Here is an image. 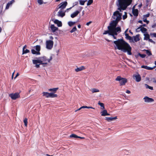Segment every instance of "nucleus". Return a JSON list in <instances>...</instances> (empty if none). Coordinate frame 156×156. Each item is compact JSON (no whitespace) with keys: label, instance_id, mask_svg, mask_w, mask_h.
<instances>
[{"label":"nucleus","instance_id":"26","mask_svg":"<svg viewBox=\"0 0 156 156\" xmlns=\"http://www.w3.org/2000/svg\"><path fill=\"white\" fill-rule=\"evenodd\" d=\"M141 68H144L147 70H152L153 69V68L149 67L146 66H142Z\"/></svg>","mask_w":156,"mask_h":156},{"label":"nucleus","instance_id":"30","mask_svg":"<svg viewBox=\"0 0 156 156\" xmlns=\"http://www.w3.org/2000/svg\"><path fill=\"white\" fill-rule=\"evenodd\" d=\"M98 104L101 106V107L102 109H104L105 108L104 104L103 103L100 102L99 101L98 103Z\"/></svg>","mask_w":156,"mask_h":156},{"label":"nucleus","instance_id":"49","mask_svg":"<svg viewBox=\"0 0 156 156\" xmlns=\"http://www.w3.org/2000/svg\"><path fill=\"white\" fill-rule=\"evenodd\" d=\"M109 35L112 36L114 39H117L116 37L115 36V35H114L113 34L110 33L109 34Z\"/></svg>","mask_w":156,"mask_h":156},{"label":"nucleus","instance_id":"5","mask_svg":"<svg viewBox=\"0 0 156 156\" xmlns=\"http://www.w3.org/2000/svg\"><path fill=\"white\" fill-rule=\"evenodd\" d=\"M115 80L119 82L120 86L125 85L127 81V79L122 78L120 76H117Z\"/></svg>","mask_w":156,"mask_h":156},{"label":"nucleus","instance_id":"3","mask_svg":"<svg viewBox=\"0 0 156 156\" xmlns=\"http://www.w3.org/2000/svg\"><path fill=\"white\" fill-rule=\"evenodd\" d=\"M119 2L117 9L120 12L126 10L132 3V0H118Z\"/></svg>","mask_w":156,"mask_h":156},{"label":"nucleus","instance_id":"35","mask_svg":"<svg viewBox=\"0 0 156 156\" xmlns=\"http://www.w3.org/2000/svg\"><path fill=\"white\" fill-rule=\"evenodd\" d=\"M30 52V51L27 49H24V50H23V53L22 54L23 55L25 54H26L27 53H29Z\"/></svg>","mask_w":156,"mask_h":156},{"label":"nucleus","instance_id":"41","mask_svg":"<svg viewBox=\"0 0 156 156\" xmlns=\"http://www.w3.org/2000/svg\"><path fill=\"white\" fill-rule=\"evenodd\" d=\"M31 51L32 54L38 55L37 52V51H35L34 49H32Z\"/></svg>","mask_w":156,"mask_h":156},{"label":"nucleus","instance_id":"43","mask_svg":"<svg viewBox=\"0 0 156 156\" xmlns=\"http://www.w3.org/2000/svg\"><path fill=\"white\" fill-rule=\"evenodd\" d=\"M143 21L144 22H146L147 24H148L149 22V21L147 20V19L146 18H144Z\"/></svg>","mask_w":156,"mask_h":156},{"label":"nucleus","instance_id":"29","mask_svg":"<svg viewBox=\"0 0 156 156\" xmlns=\"http://www.w3.org/2000/svg\"><path fill=\"white\" fill-rule=\"evenodd\" d=\"M76 23V22H73L72 21H69L68 23L70 27L72 26L73 25H74Z\"/></svg>","mask_w":156,"mask_h":156},{"label":"nucleus","instance_id":"54","mask_svg":"<svg viewBox=\"0 0 156 156\" xmlns=\"http://www.w3.org/2000/svg\"><path fill=\"white\" fill-rule=\"evenodd\" d=\"M27 45H24V46L23 48V50H24V49H25L27 48Z\"/></svg>","mask_w":156,"mask_h":156},{"label":"nucleus","instance_id":"55","mask_svg":"<svg viewBox=\"0 0 156 156\" xmlns=\"http://www.w3.org/2000/svg\"><path fill=\"white\" fill-rule=\"evenodd\" d=\"M138 22L140 23H141L142 24H143V22H142V20H139V21H138Z\"/></svg>","mask_w":156,"mask_h":156},{"label":"nucleus","instance_id":"31","mask_svg":"<svg viewBox=\"0 0 156 156\" xmlns=\"http://www.w3.org/2000/svg\"><path fill=\"white\" fill-rule=\"evenodd\" d=\"M23 122L24 123V125L26 127L27 126V118H25L23 120Z\"/></svg>","mask_w":156,"mask_h":156},{"label":"nucleus","instance_id":"8","mask_svg":"<svg viewBox=\"0 0 156 156\" xmlns=\"http://www.w3.org/2000/svg\"><path fill=\"white\" fill-rule=\"evenodd\" d=\"M9 96L13 100H16L20 97L19 93L18 92L10 94H9Z\"/></svg>","mask_w":156,"mask_h":156},{"label":"nucleus","instance_id":"50","mask_svg":"<svg viewBox=\"0 0 156 156\" xmlns=\"http://www.w3.org/2000/svg\"><path fill=\"white\" fill-rule=\"evenodd\" d=\"M10 5H9V4L8 3H7V4L6 5V7H5V9H8L9 8V6Z\"/></svg>","mask_w":156,"mask_h":156},{"label":"nucleus","instance_id":"28","mask_svg":"<svg viewBox=\"0 0 156 156\" xmlns=\"http://www.w3.org/2000/svg\"><path fill=\"white\" fill-rule=\"evenodd\" d=\"M150 38V36L149 34H144V39L147 40L149 39Z\"/></svg>","mask_w":156,"mask_h":156},{"label":"nucleus","instance_id":"2","mask_svg":"<svg viewBox=\"0 0 156 156\" xmlns=\"http://www.w3.org/2000/svg\"><path fill=\"white\" fill-rule=\"evenodd\" d=\"M122 13H120L119 11H116L114 12L113 16H116V18L115 20L112 21L110 26H108V29H114L116 27L119 22L122 19Z\"/></svg>","mask_w":156,"mask_h":156},{"label":"nucleus","instance_id":"11","mask_svg":"<svg viewBox=\"0 0 156 156\" xmlns=\"http://www.w3.org/2000/svg\"><path fill=\"white\" fill-rule=\"evenodd\" d=\"M67 4V2H65L63 3H61L60 5V6L58 8V9L61 8L62 9H64L65 8Z\"/></svg>","mask_w":156,"mask_h":156},{"label":"nucleus","instance_id":"23","mask_svg":"<svg viewBox=\"0 0 156 156\" xmlns=\"http://www.w3.org/2000/svg\"><path fill=\"white\" fill-rule=\"evenodd\" d=\"M140 28V30L143 33H144L147 30V29L146 28L142 27V25H140V27L138 28V29H139Z\"/></svg>","mask_w":156,"mask_h":156},{"label":"nucleus","instance_id":"59","mask_svg":"<svg viewBox=\"0 0 156 156\" xmlns=\"http://www.w3.org/2000/svg\"><path fill=\"white\" fill-rule=\"evenodd\" d=\"M78 27L79 28H81V25L80 24H79L78 25Z\"/></svg>","mask_w":156,"mask_h":156},{"label":"nucleus","instance_id":"38","mask_svg":"<svg viewBox=\"0 0 156 156\" xmlns=\"http://www.w3.org/2000/svg\"><path fill=\"white\" fill-rule=\"evenodd\" d=\"M108 30H105L104 31L103 34H108L109 35V34L111 33V31L109 29H108Z\"/></svg>","mask_w":156,"mask_h":156},{"label":"nucleus","instance_id":"32","mask_svg":"<svg viewBox=\"0 0 156 156\" xmlns=\"http://www.w3.org/2000/svg\"><path fill=\"white\" fill-rule=\"evenodd\" d=\"M137 55V56H139L141 57L142 58H145L146 56V55L145 54H141L140 53H138V54Z\"/></svg>","mask_w":156,"mask_h":156},{"label":"nucleus","instance_id":"52","mask_svg":"<svg viewBox=\"0 0 156 156\" xmlns=\"http://www.w3.org/2000/svg\"><path fill=\"white\" fill-rule=\"evenodd\" d=\"M91 23L92 22L91 21H90L88 22H87L86 23V25L87 26H89Z\"/></svg>","mask_w":156,"mask_h":156},{"label":"nucleus","instance_id":"13","mask_svg":"<svg viewBox=\"0 0 156 156\" xmlns=\"http://www.w3.org/2000/svg\"><path fill=\"white\" fill-rule=\"evenodd\" d=\"M65 15V12H63L62 10H60L58 13V16L62 17H63Z\"/></svg>","mask_w":156,"mask_h":156},{"label":"nucleus","instance_id":"9","mask_svg":"<svg viewBox=\"0 0 156 156\" xmlns=\"http://www.w3.org/2000/svg\"><path fill=\"white\" fill-rule=\"evenodd\" d=\"M133 79H135L137 82H139L141 81V77L140 75L138 73L136 74H134L133 76Z\"/></svg>","mask_w":156,"mask_h":156},{"label":"nucleus","instance_id":"15","mask_svg":"<svg viewBox=\"0 0 156 156\" xmlns=\"http://www.w3.org/2000/svg\"><path fill=\"white\" fill-rule=\"evenodd\" d=\"M80 12V11L78 10H76L75 12L72 14L70 16L72 18H73L77 16Z\"/></svg>","mask_w":156,"mask_h":156},{"label":"nucleus","instance_id":"10","mask_svg":"<svg viewBox=\"0 0 156 156\" xmlns=\"http://www.w3.org/2000/svg\"><path fill=\"white\" fill-rule=\"evenodd\" d=\"M144 102L146 103H151L154 101V99L152 98H149L147 96H145L144 98Z\"/></svg>","mask_w":156,"mask_h":156},{"label":"nucleus","instance_id":"42","mask_svg":"<svg viewBox=\"0 0 156 156\" xmlns=\"http://www.w3.org/2000/svg\"><path fill=\"white\" fill-rule=\"evenodd\" d=\"M125 13V14L124 15L122 16L123 19L124 20H125L126 19L127 17V13L126 12Z\"/></svg>","mask_w":156,"mask_h":156},{"label":"nucleus","instance_id":"14","mask_svg":"<svg viewBox=\"0 0 156 156\" xmlns=\"http://www.w3.org/2000/svg\"><path fill=\"white\" fill-rule=\"evenodd\" d=\"M54 22L55 24H57L58 27H61L62 26V22L58 20H55Z\"/></svg>","mask_w":156,"mask_h":156},{"label":"nucleus","instance_id":"58","mask_svg":"<svg viewBox=\"0 0 156 156\" xmlns=\"http://www.w3.org/2000/svg\"><path fill=\"white\" fill-rule=\"evenodd\" d=\"M78 138H79L81 139H83L84 138V137H81L79 136H78Z\"/></svg>","mask_w":156,"mask_h":156},{"label":"nucleus","instance_id":"37","mask_svg":"<svg viewBox=\"0 0 156 156\" xmlns=\"http://www.w3.org/2000/svg\"><path fill=\"white\" fill-rule=\"evenodd\" d=\"M78 136L75 134H72L70 135V137L78 138Z\"/></svg>","mask_w":156,"mask_h":156},{"label":"nucleus","instance_id":"6","mask_svg":"<svg viewBox=\"0 0 156 156\" xmlns=\"http://www.w3.org/2000/svg\"><path fill=\"white\" fill-rule=\"evenodd\" d=\"M42 94L43 96H44L46 98H54L58 97V95L57 94L53 93H49L48 92H44L42 93Z\"/></svg>","mask_w":156,"mask_h":156},{"label":"nucleus","instance_id":"34","mask_svg":"<svg viewBox=\"0 0 156 156\" xmlns=\"http://www.w3.org/2000/svg\"><path fill=\"white\" fill-rule=\"evenodd\" d=\"M145 86L146 88H149L151 90H153V87L149 86L148 84H145Z\"/></svg>","mask_w":156,"mask_h":156},{"label":"nucleus","instance_id":"16","mask_svg":"<svg viewBox=\"0 0 156 156\" xmlns=\"http://www.w3.org/2000/svg\"><path fill=\"white\" fill-rule=\"evenodd\" d=\"M117 119V116H115V117H106L105 118V120H106L108 122H110V121H112L113 120L115 119Z\"/></svg>","mask_w":156,"mask_h":156},{"label":"nucleus","instance_id":"19","mask_svg":"<svg viewBox=\"0 0 156 156\" xmlns=\"http://www.w3.org/2000/svg\"><path fill=\"white\" fill-rule=\"evenodd\" d=\"M85 69V67L83 66H82L81 67H80L79 68H77L76 69H75V71L77 72H78L79 71L83 70L84 69Z\"/></svg>","mask_w":156,"mask_h":156},{"label":"nucleus","instance_id":"60","mask_svg":"<svg viewBox=\"0 0 156 156\" xmlns=\"http://www.w3.org/2000/svg\"><path fill=\"white\" fill-rule=\"evenodd\" d=\"M154 36L155 37H156V33H154L153 34Z\"/></svg>","mask_w":156,"mask_h":156},{"label":"nucleus","instance_id":"45","mask_svg":"<svg viewBox=\"0 0 156 156\" xmlns=\"http://www.w3.org/2000/svg\"><path fill=\"white\" fill-rule=\"evenodd\" d=\"M15 1L14 0H12V1L8 2L9 5H11Z\"/></svg>","mask_w":156,"mask_h":156},{"label":"nucleus","instance_id":"39","mask_svg":"<svg viewBox=\"0 0 156 156\" xmlns=\"http://www.w3.org/2000/svg\"><path fill=\"white\" fill-rule=\"evenodd\" d=\"M93 0H89L87 4V6L90 5L93 3Z\"/></svg>","mask_w":156,"mask_h":156},{"label":"nucleus","instance_id":"12","mask_svg":"<svg viewBox=\"0 0 156 156\" xmlns=\"http://www.w3.org/2000/svg\"><path fill=\"white\" fill-rule=\"evenodd\" d=\"M50 28L51 31L53 32H55L58 30V28L55 26L54 24H51L50 26Z\"/></svg>","mask_w":156,"mask_h":156},{"label":"nucleus","instance_id":"4","mask_svg":"<svg viewBox=\"0 0 156 156\" xmlns=\"http://www.w3.org/2000/svg\"><path fill=\"white\" fill-rule=\"evenodd\" d=\"M40 59L33 60V63H40L42 65H47L52 60V57L51 56L49 58H47L46 56H44L40 57Z\"/></svg>","mask_w":156,"mask_h":156},{"label":"nucleus","instance_id":"63","mask_svg":"<svg viewBox=\"0 0 156 156\" xmlns=\"http://www.w3.org/2000/svg\"><path fill=\"white\" fill-rule=\"evenodd\" d=\"M142 6V4H141L140 5H139V7H140V8L141 7V6Z\"/></svg>","mask_w":156,"mask_h":156},{"label":"nucleus","instance_id":"18","mask_svg":"<svg viewBox=\"0 0 156 156\" xmlns=\"http://www.w3.org/2000/svg\"><path fill=\"white\" fill-rule=\"evenodd\" d=\"M58 89V88H50L48 90V91H51L52 92V93H54L55 94V93H56V91Z\"/></svg>","mask_w":156,"mask_h":156},{"label":"nucleus","instance_id":"56","mask_svg":"<svg viewBox=\"0 0 156 156\" xmlns=\"http://www.w3.org/2000/svg\"><path fill=\"white\" fill-rule=\"evenodd\" d=\"M78 2H74V5H76L78 4Z\"/></svg>","mask_w":156,"mask_h":156},{"label":"nucleus","instance_id":"7","mask_svg":"<svg viewBox=\"0 0 156 156\" xmlns=\"http://www.w3.org/2000/svg\"><path fill=\"white\" fill-rule=\"evenodd\" d=\"M46 48L49 50L53 48L54 42L51 40H47L46 42Z\"/></svg>","mask_w":156,"mask_h":156},{"label":"nucleus","instance_id":"22","mask_svg":"<svg viewBox=\"0 0 156 156\" xmlns=\"http://www.w3.org/2000/svg\"><path fill=\"white\" fill-rule=\"evenodd\" d=\"M133 40L135 42H137L140 40L139 38V35L137 34L135 36H133Z\"/></svg>","mask_w":156,"mask_h":156},{"label":"nucleus","instance_id":"25","mask_svg":"<svg viewBox=\"0 0 156 156\" xmlns=\"http://www.w3.org/2000/svg\"><path fill=\"white\" fill-rule=\"evenodd\" d=\"M109 30L111 31L110 33L112 34L115 35H117V32L114 30V29H110Z\"/></svg>","mask_w":156,"mask_h":156},{"label":"nucleus","instance_id":"40","mask_svg":"<svg viewBox=\"0 0 156 156\" xmlns=\"http://www.w3.org/2000/svg\"><path fill=\"white\" fill-rule=\"evenodd\" d=\"M77 30V29L76 28V27H73L72 29L70 31V32L71 33H73L75 31Z\"/></svg>","mask_w":156,"mask_h":156},{"label":"nucleus","instance_id":"20","mask_svg":"<svg viewBox=\"0 0 156 156\" xmlns=\"http://www.w3.org/2000/svg\"><path fill=\"white\" fill-rule=\"evenodd\" d=\"M35 49L36 51L37 52L38 55H40V51L41 50V46L39 45H37L35 46Z\"/></svg>","mask_w":156,"mask_h":156},{"label":"nucleus","instance_id":"24","mask_svg":"<svg viewBox=\"0 0 156 156\" xmlns=\"http://www.w3.org/2000/svg\"><path fill=\"white\" fill-rule=\"evenodd\" d=\"M126 36V38L129 40H132L133 41V39L131 36L129 35L128 34L126 33L125 34Z\"/></svg>","mask_w":156,"mask_h":156},{"label":"nucleus","instance_id":"48","mask_svg":"<svg viewBox=\"0 0 156 156\" xmlns=\"http://www.w3.org/2000/svg\"><path fill=\"white\" fill-rule=\"evenodd\" d=\"M147 54L149 55H151V51L148 50L147 51Z\"/></svg>","mask_w":156,"mask_h":156},{"label":"nucleus","instance_id":"64","mask_svg":"<svg viewBox=\"0 0 156 156\" xmlns=\"http://www.w3.org/2000/svg\"><path fill=\"white\" fill-rule=\"evenodd\" d=\"M50 39H53V37L52 36H50Z\"/></svg>","mask_w":156,"mask_h":156},{"label":"nucleus","instance_id":"47","mask_svg":"<svg viewBox=\"0 0 156 156\" xmlns=\"http://www.w3.org/2000/svg\"><path fill=\"white\" fill-rule=\"evenodd\" d=\"M85 108H92V109H95V108L93 107L87 106H85Z\"/></svg>","mask_w":156,"mask_h":156},{"label":"nucleus","instance_id":"51","mask_svg":"<svg viewBox=\"0 0 156 156\" xmlns=\"http://www.w3.org/2000/svg\"><path fill=\"white\" fill-rule=\"evenodd\" d=\"M37 63H36V64H35V67L37 68H38L40 67V64H37Z\"/></svg>","mask_w":156,"mask_h":156},{"label":"nucleus","instance_id":"53","mask_svg":"<svg viewBox=\"0 0 156 156\" xmlns=\"http://www.w3.org/2000/svg\"><path fill=\"white\" fill-rule=\"evenodd\" d=\"M126 93H127V94H129L130 93H131V92L130 91H129V90H126Z\"/></svg>","mask_w":156,"mask_h":156},{"label":"nucleus","instance_id":"62","mask_svg":"<svg viewBox=\"0 0 156 156\" xmlns=\"http://www.w3.org/2000/svg\"><path fill=\"white\" fill-rule=\"evenodd\" d=\"M85 108V106H82L81 107H80V108Z\"/></svg>","mask_w":156,"mask_h":156},{"label":"nucleus","instance_id":"61","mask_svg":"<svg viewBox=\"0 0 156 156\" xmlns=\"http://www.w3.org/2000/svg\"><path fill=\"white\" fill-rule=\"evenodd\" d=\"M155 26H156V25L155 24H154V25L152 26V28H154L155 27Z\"/></svg>","mask_w":156,"mask_h":156},{"label":"nucleus","instance_id":"36","mask_svg":"<svg viewBox=\"0 0 156 156\" xmlns=\"http://www.w3.org/2000/svg\"><path fill=\"white\" fill-rule=\"evenodd\" d=\"M92 92L93 93H95V92H97L99 91V90L98 89H97L96 88H93L92 89Z\"/></svg>","mask_w":156,"mask_h":156},{"label":"nucleus","instance_id":"21","mask_svg":"<svg viewBox=\"0 0 156 156\" xmlns=\"http://www.w3.org/2000/svg\"><path fill=\"white\" fill-rule=\"evenodd\" d=\"M101 115L102 116H105L106 115H110L109 114L107 113V110L105 109L102 112H101Z\"/></svg>","mask_w":156,"mask_h":156},{"label":"nucleus","instance_id":"33","mask_svg":"<svg viewBox=\"0 0 156 156\" xmlns=\"http://www.w3.org/2000/svg\"><path fill=\"white\" fill-rule=\"evenodd\" d=\"M86 1H87V0H85V1L79 0L80 4L81 5H84L85 2Z\"/></svg>","mask_w":156,"mask_h":156},{"label":"nucleus","instance_id":"46","mask_svg":"<svg viewBox=\"0 0 156 156\" xmlns=\"http://www.w3.org/2000/svg\"><path fill=\"white\" fill-rule=\"evenodd\" d=\"M150 16V14L149 13H147L145 15H144V18H145L148 17H149Z\"/></svg>","mask_w":156,"mask_h":156},{"label":"nucleus","instance_id":"27","mask_svg":"<svg viewBox=\"0 0 156 156\" xmlns=\"http://www.w3.org/2000/svg\"><path fill=\"white\" fill-rule=\"evenodd\" d=\"M114 29L116 31L118 32H120L121 31V28L120 27H115V28H114Z\"/></svg>","mask_w":156,"mask_h":156},{"label":"nucleus","instance_id":"57","mask_svg":"<svg viewBox=\"0 0 156 156\" xmlns=\"http://www.w3.org/2000/svg\"><path fill=\"white\" fill-rule=\"evenodd\" d=\"M19 75V74L18 73H17V74H16L15 77L14 79H15Z\"/></svg>","mask_w":156,"mask_h":156},{"label":"nucleus","instance_id":"44","mask_svg":"<svg viewBox=\"0 0 156 156\" xmlns=\"http://www.w3.org/2000/svg\"><path fill=\"white\" fill-rule=\"evenodd\" d=\"M37 2L40 5H41L43 3L42 0H38Z\"/></svg>","mask_w":156,"mask_h":156},{"label":"nucleus","instance_id":"17","mask_svg":"<svg viewBox=\"0 0 156 156\" xmlns=\"http://www.w3.org/2000/svg\"><path fill=\"white\" fill-rule=\"evenodd\" d=\"M132 12L133 15L135 16H137L138 15V11L137 9H133Z\"/></svg>","mask_w":156,"mask_h":156},{"label":"nucleus","instance_id":"1","mask_svg":"<svg viewBox=\"0 0 156 156\" xmlns=\"http://www.w3.org/2000/svg\"><path fill=\"white\" fill-rule=\"evenodd\" d=\"M113 43L116 45L118 49L122 50L124 52H127L129 55H132L131 47L123 39H119L114 41Z\"/></svg>","mask_w":156,"mask_h":156}]
</instances>
